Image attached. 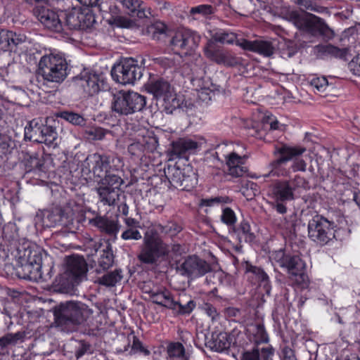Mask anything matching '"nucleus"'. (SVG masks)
Instances as JSON below:
<instances>
[{
  "label": "nucleus",
  "instance_id": "1",
  "mask_svg": "<svg viewBox=\"0 0 360 360\" xmlns=\"http://www.w3.org/2000/svg\"><path fill=\"white\" fill-rule=\"evenodd\" d=\"M182 231L178 223L169 221L165 225L155 224L148 228L144 233L143 244L138 259L144 264H152L169 253L168 245L160 235L174 237Z\"/></svg>",
  "mask_w": 360,
  "mask_h": 360
},
{
  "label": "nucleus",
  "instance_id": "2",
  "mask_svg": "<svg viewBox=\"0 0 360 360\" xmlns=\"http://www.w3.org/2000/svg\"><path fill=\"white\" fill-rule=\"evenodd\" d=\"M309 188V181L300 175L289 179L277 180L270 190V196L274 200L272 208L279 214L286 213L288 209L285 202L294 200L300 188L307 191Z\"/></svg>",
  "mask_w": 360,
  "mask_h": 360
},
{
  "label": "nucleus",
  "instance_id": "3",
  "mask_svg": "<svg viewBox=\"0 0 360 360\" xmlns=\"http://www.w3.org/2000/svg\"><path fill=\"white\" fill-rule=\"evenodd\" d=\"M93 309L81 302L60 303L54 310L56 326L69 330L84 323L92 314Z\"/></svg>",
  "mask_w": 360,
  "mask_h": 360
},
{
  "label": "nucleus",
  "instance_id": "4",
  "mask_svg": "<svg viewBox=\"0 0 360 360\" xmlns=\"http://www.w3.org/2000/svg\"><path fill=\"white\" fill-rule=\"evenodd\" d=\"M18 265L16 274L20 278L36 281L41 278V252L37 249H32L29 242L23 243L17 247Z\"/></svg>",
  "mask_w": 360,
  "mask_h": 360
},
{
  "label": "nucleus",
  "instance_id": "5",
  "mask_svg": "<svg viewBox=\"0 0 360 360\" xmlns=\"http://www.w3.org/2000/svg\"><path fill=\"white\" fill-rule=\"evenodd\" d=\"M146 91L156 100L157 105L167 114H171L179 108L181 101L176 94L174 87L162 77L150 79L146 84Z\"/></svg>",
  "mask_w": 360,
  "mask_h": 360
},
{
  "label": "nucleus",
  "instance_id": "6",
  "mask_svg": "<svg viewBox=\"0 0 360 360\" xmlns=\"http://www.w3.org/2000/svg\"><path fill=\"white\" fill-rule=\"evenodd\" d=\"M84 164L98 183L105 181V179L111 178L112 176H120L118 172L122 167L120 158L98 153L88 155Z\"/></svg>",
  "mask_w": 360,
  "mask_h": 360
},
{
  "label": "nucleus",
  "instance_id": "7",
  "mask_svg": "<svg viewBox=\"0 0 360 360\" xmlns=\"http://www.w3.org/2000/svg\"><path fill=\"white\" fill-rule=\"evenodd\" d=\"M75 208L70 204L64 207L56 206L49 209L39 210L34 221L37 229H43L56 226H68L74 220L77 206Z\"/></svg>",
  "mask_w": 360,
  "mask_h": 360
},
{
  "label": "nucleus",
  "instance_id": "8",
  "mask_svg": "<svg viewBox=\"0 0 360 360\" xmlns=\"http://www.w3.org/2000/svg\"><path fill=\"white\" fill-rule=\"evenodd\" d=\"M285 18L300 30L312 35L320 34L327 38L333 36V30L315 15L300 11H290L285 13Z\"/></svg>",
  "mask_w": 360,
  "mask_h": 360
},
{
  "label": "nucleus",
  "instance_id": "9",
  "mask_svg": "<svg viewBox=\"0 0 360 360\" xmlns=\"http://www.w3.org/2000/svg\"><path fill=\"white\" fill-rule=\"evenodd\" d=\"M39 70L44 80L59 84L65 79L70 69L66 59L63 56L49 54L41 58Z\"/></svg>",
  "mask_w": 360,
  "mask_h": 360
},
{
  "label": "nucleus",
  "instance_id": "10",
  "mask_svg": "<svg viewBox=\"0 0 360 360\" xmlns=\"http://www.w3.org/2000/svg\"><path fill=\"white\" fill-rule=\"evenodd\" d=\"M146 104L145 96L134 91L122 90L113 94L111 108L120 115H129L142 110Z\"/></svg>",
  "mask_w": 360,
  "mask_h": 360
},
{
  "label": "nucleus",
  "instance_id": "11",
  "mask_svg": "<svg viewBox=\"0 0 360 360\" xmlns=\"http://www.w3.org/2000/svg\"><path fill=\"white\" fill-rule=\"evenodd\" d=\"M87 270V264L83 257H68L65 270L60 276L59 283L64 289L72 290L86 278Z\"/></svg>",
  "mask_w": 360,
  "mask_h": 360
},
{
  "label": "nucleus",
  "instance_id": "12",
  "mask_svg": "<svg viewBox=\"0 0 360 360\" xmlns=\"http://www.w3.org/2000/svg\"><path fill=\"white\" fill-rule=\"evenodd\" d=\"M335 224L326 218L316 215L308 223V236L311 240L323 245L335 238Z\"/></svg>",
  "mask_w": 360,
  "mask_h": 360
},
{
  "label": "nucleus",
  "instance_id": "13",
  "mask_svg": "<svg viewBox=\"0 0 360 360\" xmlns=\"http://www.w3.org/2000/svg\"><path fill=\"white\" fill-rule=\"evenodd\" d=\"M164 172L170 184L179 190L191 191L198 183L196 174L190 166L179 168L169 165Z\"/></svg>",
  "mask_w": 360,
  "mask_h": 360
},
{
  "label": "nucleus",
  "instance_id": "14",
  "mask_svg": "<svg viewBox=\"0 0 360 360\" xmlns=\"http://www.w3.org/2000/svg\"><path fill=\"white\" fill-rule=\"evenodd\" d=\"M143 68L131 58H125L115 65L111 70L114 80L122 84H134L143 75Z\"/></svg>",
  "mask_w": 360,
  "mask_h": 360
},
{
  "label": "nucleus",
  "instance_id": "15",
  "mask_svg": "<svg viewBox=\"0 0 360 360\" xmlns=\"http://www.w3.org/2000/svg\"><path fill=\"white\" fill-rule=\"evenodd\" d=\"M99 184L100 186L96 188L99 201L103 205L114 206L120 199V186L124 184V180L120 176H112Z\"/></svg>",
  "mask_w": 360,
  "mask_h": 360
},
{
  "label": "nucleus",
  "instance_id": "16",
  "mask_svg": "<svg viewBox=\"0 0 360 360\" xmlns=\"http://www.w3.org/2000/svg\"><path fill=\"white\" fill-rule=\"evenodd\" d=\"M177 271L182 276L195 279L211 271V266L205 260L192 255L186 258L176 266Z\"/></svg>",
  "mask_w": 360,
  "mask_h": 360
},
{
  "label": "nucleus",
  "instance_id": "17",
  "mask_svg": "<svg viewBox=\"0 0 360 360\" xmlns=\"http://www.w3.org/2000/svg\"><path fill=\"white\" fill-rule=\"evenodd\" d=\"M280 265L285 268L290 278L295 279L302 288L307 285V276L304 274L305 263L298 255H284Z\"/></svg>",
  "mask_w": 360,
  "mask_h": 360
},
{
  "label": "nucleus",
  "instance_id": "18",
  "mask_svg": "<svg viewBox=\"0 0 360 360\" xmlns=\"http://www.w3.org/2000/svg\"><path fill=\"white\" fill-rule=\"evenodd\" d=\"M201 40L200 35L195 31L184 29L178 31L171 39L170 44L175 49L188 54L194 51Z\"/></svg>",
  "mask_w": 360,
  "mask_h": 360
},
{
  "label": "nucleus",
  "instance_id": "19",
  "mask_svg": "<svg viewBox=\"0 0 360 360\" xmlns=\"http://www.w3.org/2000/svg\"><path fill=\"white\" fill-rule=\"evenodd\" d=\"M61 16L65 20V27L69 30H85L92 25L94 21L91 14L84 13L80 8L74 7L71 10L61 12Z\"/></svg>",
  "mask_w": 360,
  "mask_h": 360
},
{
  "label": "nucleus",
  "instance_id": "20",
  "mask_svg": "<svg viewBox=\"0 0 360 360\" xmlns=\"http://www.w3.org/2000/svg\"><path fill=\"white\" fill-rule=\"evenodd\" d=\"M34 13L46 29L56 32H61L63 30V24L60 19L61 14L45 7H37Z\"/></svg>",
  "mask_w": 360,
  "mask_h": 360
},
{
  "label": "nucleus",
  "instance_id": "21",
  "mask_svg": "<svg viewBox=\"0 0 360 360\" xmlns=\"http://www.w3.org/2000/svg\"><path fill=\"white\" fill-rule=\"evenodd\" d=\"M75 81L88 96L98 94L103 85L102 76L92 72L82 73L79 77L75 78Z\"/></svg>",
  "mask_w": 360,
  "mask_h": 360
},
{
  "label": "nucleus",
  "instance_id": "22",
  "mask_svg": "<svg viewBox=\"0 0 360 360\" xmlns=\"http://www.w3.org/2000/svg\"><path fill=\"white\" fill-rule=\"evenodd\" d=\"M122 6L124 11L132 18H148L151 14L150 8L141 0H116Z\"/></svg>",
  "mask_w": 360,
  "mask_h": 360
},
{
  "label": "nucleus",
  "instance_id": "23",
  "mask_svg": "<svg viewBox=\"0 0 360 360\" xmlns=\"http://www.w3.org/2000/svg\"><path fill=\"white\" fill-rule=\"evenodd\" d=\"M225 159L229 175L233 177H240L247 172L248 169L243 165L245 156L242 157L235 152H231L225 155Z\"/></svg>",
  "mask_w": 360,
  "mask_h": 360
},
{
  "label": "nucleus",
  "instance_id": "24",
  "mask_svg": "<svg viewBox=\"0 0 360 360\" xmlns=\"http://www.w3.org/2000/svg\"><path fill=\"white\" fill-rule=\"evenodd\" d=\"M26 37L23 34H17L12 31L0 30V49L6 51L13 49L25 41Z\"/></svg>",
  "mask_w": 360,
  "mask_h": 360
},
{
  "label": "nucleus",
  "instance_id": "25",
  "mask_svg": "<svg viewBox=\"0 0 360 360\" xmlns=\"http://www.w3.org/2000/svg\"><path fill=\"white\" fill-rule=\"evenodd\" d=\"M198 143L189 139H179L172 143L170 155L174 158H183L188 152L195 150Z\"/></svg>",
  "mask_w": 360,
  "mask_h": 360
},
{
  "label": "nucleus",
  "instance_id": "26",
  "mask_svg": "<svg viewBox=\"0 0 360 360\" xmlns=\"http://www.w3.org/2000/svg\"><path fill=\"white\" fill-rule=\"evenodd\" d=\"M306 150V148L301 146H289L283 145L281 147H276L274 154L275 156L279 155L276 160L280 162L286 163L294 158L301 155Z\"/></svg>",
  "mask_w": 360,
  "mask_h": 360
},
{
  "label": "nucleus",
  "instance_id": "27",
  "mask_svg": "<svg viewBox=\"0 0 360 360\" xmlns=\"http://www.w3.org/2000/svg\"><path fill=\"white\" fill-rule=\"evenodd\" d=\"M245 274L248 279L255 278V282L259 283L260 287H263L266 293L269 294L271 285L269 276L262 269L251 264H247Z\"/></svg>",
  "mask_w": 360,
  "mask_h": 360
},
{
  "label": "nucleus",
  "instance_id": "28",
  "mask_svg": "<svg viewBox=\"0 0 360 360\" xmlns=\"http://www.w3.org/2000/svg\"><path fill=\"white\" fill-rule=\"evenodd\" d=\"M274 349L270 347H256L243 353L241 360H273Z\"/></svg>",
  "mask_w": 360,
  "mask_h": 360
},
{
  "label": "nucleus",
  "instance_id": "29",
  "mask_svg": "<svg viewBox=\"0 0 360 360\" xmlns=\"http://www.w3.org/2000/svg\"><path fill=\"white\" fill-rule=\"evenodd\" d=\"M146 292L150 294L153 302L172 309L174 300L169 291L167 290H150Z\"/></svg>",
  "mask_w": 360,
  "mask_h": 360
},
{
  "label": "nucleus",
  "instance_id": "30",
  "mask_svg": "<svg viewBox=\"0 0 360 360\" xmlns=\"http://www.w3.org/2000/svg\"><path fill=\"white\" fill-rule=\"evenodd\" d=\"M232 338L226 333H220L210 340L207 344L209 347L215 352H222L231 347Z\"/></svg>",
  "mask_w": 360,
  "mask_h": 360
},
{
  "label": "nucleus",
  "instance_id": "31",
  "mask_svg": "<svg viewBox=\"0 0 360 360\" xmlns=\"http://www.w3.org/2000/svg\"><path fill=\"white\" fill-rule=\"evenodd\" d=\"M315 49L317 52L322 56H331L342 59L345 58L348 53V49H340L330 44L318 45L316 46Z\"/></svg>",
  "mask_w": 360,
  "mask_h": 360
},
{
  "label": "nucleus",
  "instance_id": "32",
  "mask_svg": "<svg viewBox=\"0 0 360 360\" xmlns=\"http://www.w3.org/2000/svg\"><path fill=\"white\" fill-rule=\"evenodd\" d=\"M93 224L98 227L101 231L108 235L115 236L119 231L118 224L112 220L103 217H98L92 220Z\"/></svg>",
  "mask_w": 360,
  "mask_h": 360
},
{
  "label": "nucleus",
  "instance_id": "33",
  "mask_svg": "<svg viewBox=\"0 0 360 360\" xmlns=\"http://www.w3.org/2000/svg\"><path fill=\"white\" fill-rule=\"evenodd\" d=\"M41 127L39 143L55 147L57 145L56 140L58 139V133L56 128L52 126L45 125L43 123Z\"/></svg>",
  "mask_w": 360,
  "mask_h": 360
},
{
  "label": "nucleus",
  "instance_id": "34",
  "mask_svg": "<svg viewBox=\"0 0 360 360\" xmlns=\"http://www.w3.org/2000/svg\"><path fill=\"white\" fill-rule=\"evenodd\" d=\"M226 51H224L219 48L214 41H208L206 46L204 47V53L205 56L210 60L219 65L221 58H223Z\"/></svg>",
  "mask_w": 360,
  "mask_h": 360
},
{
  "label": "nucleus",
  "instance_id": "35",
  "mask_svg": "<svg viewBox=\"0 0 360 360\" xmlns=\"http://www.w3.org/2000/svg\"><path fill=\"white\" fill-rule=\"evenodd\" d=\"M247 330L257 344L266 343L269 341L268 335L262 323L250 324Z\"/></svg>",
  "mask_w": 360,
  "mask_h": 360
},
{
  "label": "nucleus",
  "instance_id": "36",
  "mask_svg": "<svg viewBox=\"0 0 360 360\" xmlns=\"http://www.w3.org/2000/svg\"><path fill=\"white\" fill-rule=\"evenodd\" d=\"M214 13L215 8L212 5L200 4L191 8L189 16L193 20H199L201 18H208Z\"/></svg>",
  "mask_w": 360,
  "mask_h": 360
},
{
  "label": "nucleus",
  "instance_id": "37",
  "mask_svg": "<svg viewBox=\"0 0 360 360\" xmlns=\"http://www.w3.org/2000/svg\"><path fill=\"white\" fill-rule=\"evenodd\" d=\"M41 125V120L37 119L31 120L28 126L25 128V139L39 143Z\"/></svg>",
  "mask_w": 360,
  "mask_h": 360
},
{
  "label": "nucleus",
  "instance_id": "38",
  "mask_svg": "<svg viewBox=\"0 0 360 360\" xmlns=\"http://www.w3.org/2000/svg\"><path fill=\"white\" fill-rule=\"evenodd\" d=\"M56 117L63 119L68 122L75 126L83 127L86 122V120L82 115L73 111H60L56 113Z\"/></svg>",
  "mask_w": 360,
  "mask_h": 360
},
{
  "label": "nucleus",
  "instance_id": "39",
  "mask_svg": "<svg viewBox=\"0 0 360 360\" xmlns=\"http://www.w3.org/2000/svg\"><path fill=\"white\" fill-rule=\"evenodd\" d=\"M98 269H96L98 273L101 271L108 269L112 266L114 262V256L112 247L110 244L106 245L105 248L102 250V254L98 259Z\"/></svg>",
  "mask_w": 360,
  "mask_h": 360
},
{
  "label": "nucleus",
  "instance_id": "40",
  "mask_svg": "<svg viewBox=\"0 0 360 360\" xmlns=\"http://www.w3.org/2000/svg\"><path fill=\"white\" fill-rule=\"evenodd\" d=\"M166 30L167 27L163 22L157 21L148 26L146 34L153 39L159 41L166 37Z\"/></svg>",
  "mask_w": 360,
  "mask_h": 360
},
{
  "label": "nucleus",
  "instance_id": "41",
  "mask_svg": "<svg viewBox=\"0 0 360 360\" xmlns=\"http://www.w3.org/2000/svg\"><path fill=\"white\" fill-rule=\"evenodd\" d=\"M122 271L121 269H115V271L108 272L103 276L98 278V282L99 284L112 287L115 286L122 278Z\"/></svg>",
  "mask_w": 360,
  "mask_h": 360
},
{
  "label": "nucleus",
  "instance_id": "42",
  "mask_svg": "<svg viewBox=\"0 0 360 360\" xmlns=\"http://www.w3.org/2000/svg\"><path fill=\"white\" fill-rule=\"evenodd\" d=\"M254 49L252 52H255L269 57L273 55L274 52V48L271 42L263 40H255Z\"/></svg>",
  "mask_w": 360,
  "mask_h": 360
},
{
  "label": "nucleus",
  "instance_id": "43",
  "mask_svg": "<svg viewBox=\"0 0 360 360\" xmlns=\"http://www.w3.org/2000/svg\"><path fill=\"white\" fill-rule=\"evenodd\" d=\"M236 39V34L233 32H228L225 31H218L214 33L212 36V39L209 41H214L221 44H232Z\"/></svg>",
  "mask_w": 360,
  "mask_h": 360
},
{
  "label": "nucleus",
  "instance_id": "44",
  "mask_svg": "<svg viewBox=\"0 0 360 360\" xmlns=\"http://www.w3.org/2000/svg\"><path fill=\"white\" fill-rule=\"evenodd\" d=\"M284 162H280L278 160H275L269 164L271 170L266 176H288L290 175V168L285 167Z\"/></svg>",
  "mask_w": 360,
  "mask_h": 360
},
{
  "label": "nucleus",
  "instance_id": "45",
  "mask_svg": "<svg viewBox=\"0 0 360 360\" xmlns=\"http://www.w3.org/2000/svg\"><path fill=\"white\" fill-rule=\"evenodd\" d=\"M24 333L17 332L15 333H7L3 337L0 338V347L4 349L9 345H15L19 340H22L24 338Z\"/></svg>",
  "mask_w": 360,
  "mask_h": 360
},
{
  "label": "nucleus",
  "instance_id": "46",
  "mask_svg": "<svg viewBox=\"0 0 360 360\" xmlns=\"http://www.w3.org/2000/svg\"><path fill=\"white\" fill-rule=\"evenodd\" d=\"M195 307V303L191 300L186 304L181 303L180 301H174L172 309L179 314H188L191 313Z\"/></svg>",
  "mask_w": 360,
  "mask_h": 360
},
{
  "label": "nucleus",
  "instance_id": "47",
  "mask_svg": "<svg viewBox=\"0 0 360 360\" xmlns=\"http://www.w3.org/2000/svg\"><path fill=\"white\" fill-rule=\"evenodd\" d=\"M108 22L111 25L121 28H131L136 25L134 20L122 15L112 16Z\"/></svg>",
  "mask_w": 360,
  "mask_h": 360
},
{
  "label": "nucleus",
  "instance_id": "48",
  "mask_svg": "<svg viewBox=\"0 0 360 360\" xmlns=\"http://www.w3.org/2000/svg\"><path fill=\"white\" fill-rule=\"evenodd\" d=\"M167 353L170 359L182 358L185 355V348L180 342H171L167 347Z\"/></svg>",
  "mask_w": 360,
  "mask_h": 360
},
{
  "label": "nucleus",
  "instance_id": "49",
  "mask_svg": "<svg viewBox=\"0 0 360 360\" xmlns=\"http://www.w3.org/2000/svg\"><path fill=\"white\" fill-rule=\"evenodd\" d=\"M26 167L30 172H44V160L37 155L31 156L27 162Z\"/></svg>",
  "mask_w": 360,
  "mask_h": 360
},
{
  "label": "nucleus",
  "instance_id": "50",
  "mask_svg": "<svg viewBox=\"0 0 360 360\" xmlns=\"http://www.w3.org/2000/svg\"><path fill=\"white\" fill-rule=\"evenodd\" d=\"M140 227H125L121 234L122 239L124 240H139L142 238L141 233L139 231Z\"/></svg>",
  "mask_w": 360,
  "mask_h": 360
},
{
  "label": "nucleus",
  "instance_id": "51",
  "mask_svg": "<svg viewBox=\"0 0 360 360\" xmlns=\"http://www.w3.org/2000/svg\"><path fill=\"white\" fill-rule=\"evenodd\" d=\"M231 201L232 200L229 196H217L206 199H202L200 205L202 206L210 207L214 205V204H229Z\"/></svg>",
  "mask_w": 360,
  "mask_h": 360
},
{
  "label": "nucleus",
  "instance_id": "52",
  "mask_svg": "<svg viewBox=\"0 0 360 360\" xmlns=\"http://www.w3.org/2000/svg\"><path fill=\"white\" fill-rule=\"evenodd\" d=\"M243 193L248 198H253L259 193L258 186L251 181H246L242 186Z\"/></svg>",
  "mask_w": 360,
  "mask_h": 360
},
{
  "label": "nucleus",
  "instance_id": "53",
  "mask_svg": "<svg viewBox=\"0 0 360 360\" xmlns=\"http://www.w3.org/2000/svg\"><path fill=\"white\" fill-rule=\"evenodd\" d=\"M240 64H241V59L232 55L229 52H225L219 63V65H224L228 67H235Z\"/></svg>",
  "mask_w": 360,
  "mask_h": 360
},
{
  "label": "nucleus",
  "instance_id": "54",
  "mask_svg": "<svg viewBox=\"0 0 360 360\" xmlns=\"http://www.w3.org/2000/svg\"><path fill=\"white\" fill-rule=\"evenodd\" d=\"M311 86L318 92L323 93L328 88V83L326 77H314L310 82Z\"/></svg>",
  "mask_w": 360,
  "mask_h": 360
},
{
  "label": "nucleus",
  "instance_id": "55",
  "mask_svg": "<svg viewBox=\"0 0 360 360\" xmlns=\"http://www.w3.org/2000/svg\"><path fill=\"white\" fill-rule=\"evenodd\" d=\"M221 220L228 226L233 225L236 221V217L234 212L229 207L223 210Z\"/></svg>",
  "mask_w": 360,
  "mask_h": 360
},
{
  "label": "nucleus",
  "instance_id": "56",
  "mask_svg": "<svg viewBox=\"0 0 360 360\" xmlns=\"http://www.w3.org/2000/svg\"><path fill=\"white\" fill-rule=\"evenodd\" d=\"M239 231L242 233L246 242L251 243L254 240L255 235L251 232L250 225L248 222L243 221L240 224Z\"/></svg>",
  "mask_w": 360,
  "mask_h": 360
},
{
  "label": "nucleus",
  "instance_id": "57",
  "mask_svg": "<svg viewBox=\"0 0 360 360\" xmlns=\"http://www.w3.org/2000/svg\"><path fill=\"white\" fill-rule=\"evenodd\" d=\"M141 143L144 146V150H146L150 152L155 150L158 146V139L153 136L143 137Z\"/></svg>",
  "mask_w": 360,
  "mask_h": 360
},
{
  "label": "nucleus",
  "instance_id": "58",
  "mask_svg": "<svg viewBox=\"0 0 360 360\" xmlns=\"http://www.w3.org/2000/svg\"><path fill=\"white\" fill-rule=\"evenodd\" d=\"M136 352L142 353L145 356H148L150 354V351L143 347L139 339L136 336H133V343L130 353L131 354Z\"/></svg>",
  "mask_w": 360,
  "mask_h": 360
},
{
  "label": "nucleus",
  "instance_id": "59",
  "mask_svg": "<svg viewBox=\"0 0 360 360\" xmlns=\"http://www.w3.org/2000/svg\"><path fill=\"white\" fill-rule=\"evenodd\" d=\"M128 151L132 155H139L141 153L144 151V146L141 141H136L129 145Z\"/></svg>",
  "mask_w": 360,
  "mask_h": 360
},
{
  "label": "nucleus",
  "instance_id": "60",
  "mask_svg": "<svg viewBox=\"0 0 360 360\" xmlns=\"http://www.w3.org/2000/svg\"><path fill=\"white\" fill-rule=\"evenodd\" d=\"M349 67L354 75L360 76V54L352 60L349 63Z\"/></svg>",
  "mask_w": 360,
  "mask_h": 360
},
{
  "label": "nucleus",
  "instance_id": "61",
  "mask_svg": "<svg viewBox=\"0 0 360 360\" xmlns=\"http://www.w3.org/2000/svg\"><path fill=\"white\" fill-rule=\"evenodd\" d=\"M254 42L255 41H249L245 39H236L234 43L244 50L252 51L254 49Z\"/></svg>",
  "mask_w": 360,
  "mask_h": 360
},
{
  "label": "nucleus",
  "instance_id": "62",
  "mask_svg": "<svg viewBox=\"0 0 360 360\" xmlns=\"http://www.w3.org/2000/svg\"><path fill=\"white\" fill-rule=\"evenodd\" d=\"M90 349V345L84 341H80L75 350L77 359L82 356Z\"/></svg>",
  "mask_w": 360,
  "mask_h": 360
},
{
  "label": "nucleus",
  "instance_id": "63",
  "mask_svg": "<svg viewBox=\"0 0 360 360\" xmlns=\"http://www.w3.org/2000/svg\"><path fill=\"white\" fill-rule=\"evenodd\" d=\"M203 310L209 316L212 320H214L218 316V313L215 307L211 304L206 303L203 306Z\"/></svg>",
  "mask_w": 360,
  "mask_h": 360
},
{
  "label": "nucleus",
  "instance_id": "64",
  "mask_svg": "<svg viewBox=\"0 0 360 360\" xmlns=\"http://www.w3.org/2000/svg\"><path fill=\"white\" fill-rule=\"evenodd\" d=\"M264 122L270 127V129H279V122L274 116H267L264 118Z\"/></svg>",
  "mask_w": 360,
  "mask_h": 360
}]
</instances>
